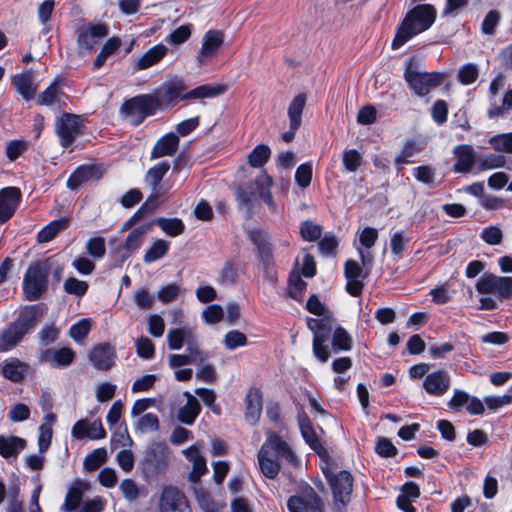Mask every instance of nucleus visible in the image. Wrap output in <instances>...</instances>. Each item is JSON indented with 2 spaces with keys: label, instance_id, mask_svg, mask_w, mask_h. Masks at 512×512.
Here are the masks:
<instances>
[{
  "label": "nucleus",
  "instance_id": "f257e3e1",
  "mask_svg": "<svg viewBox=\"0 0 512 512\" xmlns=\"http://www.w3.org/2000/svg\"><path fill=\"white\" fill-rule=\"evenodd\" d=\"M258 464L263 475L275 479L281 469L280 459L293 466L299 464V458L290 445L277 433L266 432V439L258 451Z\"/></svg>",
  "mask_w": 512,
  "mask_h": 512
},
{
  "label": "nucleus",
  "instance_id": "f03ea898",
  "mask_svg": "<svg viewBox=\"0 0 512 512\" xmlns=\"http://www.w3.org/2000/svg\"><path fill=\"white\" fill-rule=\"evenodd\" d=\"M436 10L431 5H417L404 18L392 41L393 50L399 49L414 36L426 31L434 23Z\"/></svg>",
  "mask_w": 512,
  "mask_h": 512
},
{
  "label": "nucleus",
  "instance_id": "7ed1b4c3",
  "mask_svg": "<svg viewBox=\"0 0 512 512\" xmlns=\"http://www.w3.org/2000/svg\"><path fill=\"white\" fill-rule=\"evenodd\" d=\"M109 34L108 25L102 22H83L74 30L77 53L81 57L91 55Z\"/></svg>",
  "mask_w": 512,
  "mask_h": 512
},
{
  "label": "nucleus",
  "instance_id": "20e7f679",
  "mask_svg": "<svg viewBox=\"0 0 512 512\" xmlns=\"http://www.w3.org/2000/svg\"><path fill=\"white\" fill-rule=\"evenodd\" d=\"M444 77L445 75L440 72L428 73L412 61L407 65L404 72L406 82L417 96L427 95L443 82Z\"/></svg>",
  "mask_w": 512,
  "mask_h": 512
},
{
  "label": "nucleus",
  "instance_id": "39448f33",
  "mask_svg": "<svg viewBox=\"0 0 512 512\" xmlns=\"http://www.w3.org/2000/svg\"><path fill=\"white\" fill-rule=\"evenodd\" d=\"M157 101L152 95L142 94L125 101L120 112L123 118L133 126L140 125L146 117L153 115Z\"/></svg>",
  "mask_w": 512,
  "mask_h": 512
},
{
  "label": "nucleus",
  "instance_id": "423d86ee",
  "mask_svg": "<svg viewBox=\"0 0 512 512\" xmlns=\"http://www.w3.org/2000/svg\"><path fill=\"white\" fill-rule=\"evenodd\" d=\"M36 324L34 313L26 310L0 334V352L13 348Z\"/></svg>",
  "mask_w": 512,
  "mask_h": 512
},
{
  "label": "nucleus",
  "instance_id": "0eeeda50",
  "mask_svg": "<svg viewBox=\"0 0 512 512\" xmlns=\"http://www.w3.org/2000/svg\"><path fill=\"white\" fill-rule=\"evenodd\" d=\"M323 473L332 490L334 504L337 508H342L351 499L353 490V476L346 470L332 471L330 468H324Z\"/></svg>",
  "mask_w": 512,
  "mask_h": 512
},
{
  "label": "nucleus",
  "instance_id": "6e6552de",
  "mask_svg": "<svg viewBox=\"0 0 512 512\" xmlns=\"http://www.w3.org/2000/svg\"><path fill=\"white\" fill-rule=\"evenodd\" d=\"M48 269L42 264H35L28 268L23 279V292L29 301H35L47 290Z\"/></svg>",
  "mask_w": 512,
  "mask_h": 512
},
{
  "label": "nucleus",
  "instance_id": "1a4fd4ad",
  "mask_svg": "<svg viewBox=\"0 0 512 512\" xmlns=\"http://www.w3.org/2000/svg\"><path fill=\"white\" fill-rule=\"evenodd\" d=\"M168 347L171 350H180L184 344L187 345L188 352H195L199 355L201 361H206L208 355L198 348L197 337L192 327L184 326L171 329L167 334Z\"/></svg>",
  "mask_w": 512,
  "mask_h": 512
},
{
  "label": "nucleus",
  "instance_id": "9d476101",
  "mask_svg": "<svg viewBox=\"0 0 512 512\" xmlns=\"http://www.w3.org/2000/svg\"><path fill=\"white\" fill-rule=\"evenodd\" d=\"M476 290L480 294L495 295L500 300L508 299L512 297V278L485 274L477 281Z\"/></svg>",
  "mask_w": 512,
  "mask_h": 512
},
{
  "label": "nucleus",
  "instance_id": "9b49d317",
  "mask_svg": "<svg viewBox=\"0 0 512 512\" xmlns=\"http://www.w3.org/2000/svg\"><path fill=\"white\" fill-rule=\"evenodd\" d=\"M185 90L186 86L184 82L176 79L161 85L152 96L157 101V108L159 106L173 107L179 100H188V98H184L186 94Z\"/></svg>",
  "mask_w": 512,
  "mask_h": 512
},
{
  "label": "nucleus",
  "instance_id": "f8f14e48",
  "mask_svg": "<svg viewBox=\"0 0 512 512\" xmlns=\"http://www.w3.org/2000/svg\"><path fill=\"white\" fill-rule=\"evenodd\" d=\"M55 131L63 147L70 146L80 133V117L64 113L56 120Z\"/></svg>",
  "mask_w": 512,
  "mask_h": 512
},
{
  "label": "nucleus",
  "instance_id": "ddd939ff",
  "mask_svg": "<svg viewBox=\"0 0 512 512\" xmlns=\"http://www.w3.org/2000/svg\"><path fill=\"white\" fill-rule=\"evenodd\" d=\"M290 512H322L323 503L313 488L308 487L299 496H292L287 502Z\"/></svg>",
  "mask_w": 512,
  "mask_h": 512
},
{
  "label": "nucleus",
  "instance_id": "4468645a",
  "mask_svg": "<svg viewBox=\"0 0 512 512\" xmlns=\"http://www.w3.org/2000/svg\"><path fill=\"white\" fill-rule=\"evenodd\" d=\"M223 43V32L219 30L207 31L202 38L201 48L196 57L198 65L202 66L216 57Z\"/></svg>",
  "mask_w": 512,
  "mask_h": 512
},
{
  "label": "nucleus",
  "instance_id": "2eb2a0df",
  "mask_svg": "<svg viewBox=\"0 0 512 512\" xmlns=\"http://www.w3.org/2000/svg\"><path fill=\"white\" fill-rule=\"evenodd\" d=\"M71 435L78 440L84 438L98 440L106 437V431L100 419H96L92 422L87 419H81L73 425Z\"/></svg>",
  "mask_w": 512,
  "mask_h": 512
},
{
  "label": "nucleus",
  "instance_id": "dca6fc26",
  "mask_svg": "<svg viewBox=\"0 0 512 512\" xmlns=\"http://www.w3.org/2000/svg\"><path fill=\"white\" fill-rule=\"evenodd\" d=\"M21 200V191L16 187H7L0 191V223L8 221L15 213Z\"/></svg>",
  "mask_w": 512,
  "mask_h": 512
},
{
  "label": "nucleus",
  "instance_id": "f3484780",
  "mask_svg": "<svg viewBox=\"0 0 512 512\" xmlns=\"http://www.w3.org/2000/svg\"><path fill=\"white\" fill-rule=\"evenodd\" d=\"M450 387V375L445 370H437L426 375L423 381L425 391L436 397L444 395Z\"/></svg>",
  "mask_w": 512,
  "mask_h": 512
},
{
  "label": "nucleus",
  "instance_id": "a211bd4d",
  "mask_svg": "<svg viewBox=\"0 0 512 512\" xmlns=\"http://www.w3.org/2000/svg\"><path fill=\"white\" fill-rule=\"evenodd\" d=\"M187 500L178 489L168 486L161 493L159 508L160 512H173L182 508V512H187Z\"/></svg>",
  "mask_w": 512,
  "mask_h": 512
},
{
  "label": "nucleus",
  "instance_id": "6ab92c4d",
  "mask_svg": "<svg viewBox=\"0 0 512 512\" xmlns=\"http://www.w3.org/2000/svg\"><path fill=\"white\" fill-rule=\"evenodd\" d=\"M116 352L108 343L95 346L89 352V360L98 370H109L115 363Z\"/></svg>",
  "mask_w": 512,
  "mask_h": 512
},
{
  "label": "nucleus",
  "instance_id": "aec40b11",
  "mask_svg": "<svg viewBox=\"0 0 512 512\" xmlns=\"http://www.w3.org/2000/svg\"><path fill=\"white\" fill-rule=\"evenodd\" d=\"M200 446L201 444L198 442L183 450V454L193 466L189 474V479L193 483L199 482L200 478L207 472L206 460L200 453Z\"/></svg>",
  "mask_w": 512,
  "mask_h": 512
},
{
  "label": "nucleus",
  "instance_id": "412c9836",
  "mask_svg": "<svg viewBox=\"0 0 512 512\" xmlns=\"http://www.w3.org/2000/svg\"><path fill=\"white\" fill-rule=\"evenodd\" d=\"M262 393L257 388H250L245 396V420L250 425L258 423L262 413Z\"/></svg>",
  "mask_w": 512,
  "mask_h": 512
},
{
  "label": "nucleus",
  "instance_id": "4be33fe9",
  "mask_svg": "<svg viewBox=\"0 0 512 512\" xmlns=\"http://www.w3.org/2000/svg\"><path fill=\"white\" fill-rule=\"evenodd\" d=\"M344 273L347 279L346 290L352 296H358L363 289V270L354 260H348L344 266Z\"/></svg>",
  "mask_w": 512,
  "mask_h": 512
},
{
  "label": "nucleus",
  "instance_id": "5701e85b",
  "mask_svg": "<svg viewBox=\"0 0 512 512\" xmlns=\"http://www.w3.org/2000/svg\"><path fill=\"white\" fill-rule=\"evenodd\" d=\"M170 168V165L168 162H160L153 167H151L146 175H145V182L151 187L152 193L149 196H154V201L157 202V205L160 202V198L164 196L165 192H162L160 188H158L160 182L162 181L163 177L166 175Z\"/></svg>",
  "mask_w": 512,
  "mask_h": 512
},
{
  "label": "nucleus",
  "instance_id": "b1692460",
  "mask_svg": "<svg viewBox=\"0 0 512 512\" xmlns=\"http://www.w3.org/2000/svg\"><path fill=\"white\" fill-rule=\"evenodd\" d=\"M102 171L100 167L94 165H83L78 167L68 178V188L74 190L82 184L101 178Z\"/></svg>",
  "mask_w": 512,
  "mask_h": 512
},
{
  "label": "nucleus",
  "instance_id": "393cba45",
  "mask_svg": "<svg viewBox=\"0 0 512 512\" xmlns=\"http://www.w3.org/2000/svg\"><path fill=\"white\" fill-rule=\"evenodd\" d=\"M249 239L256 246L260 260L265 266H269L273 258L269 235L262 230L255 229L249 232Z\"/></svg>",
  "mask_w": 512,
  "mask_h": 512
},
{
  "label": "nucleus",
  "instance_id": "a878e982",
  "mask_svg": "<svg viewBox=\"0 0 512 512\" xmlns=\"http://www.w3.org/2000/svg\"><path fill=\"white\" fill-rule=\"evenodd\" d=\"M453 153L457 159L453 170L457 173H467L476 164L477 158L474 149L469 145H458L454 148Z\"/></svg>",
  "mask_w": 512,
  "mask_h": 512
},
{
  "label": "nucleus",
  "instance_id": "bb28decb",
  "mask_svg": "<svg viewBox=\"0 0 512 512\" xmlns=\"http://www.w3.org/2000/svg\"><path fill=\"white\" fill-rule=\"evenodd\" d=\"M153 225L154 222H149L133 228L123 243V250L127 253H134L138 251L144 243L146 235L151 231Z\"/></svg>",
  "mask_w": 512,
  "mask_h": 512
},
{
  "label": "nucleus",
  "instance_id": "cd10ccee",
  "mask_svg": "<svg viewBox=\"0 0 512 512\" xmlns=\"http://www.w3.org/2000/svg\"><path fill=\"white\" fill-rule=\"evenodd\" d=\"M178 147L179 137L175 133H167L155 143L151 151V158L157 159L172 156L176 153Z\"/></svg>",
  "mask_w": 512,
  "mask_h": 512
},
{
  "label": "nucleus",
  "instance_id": "c85d7f7f",
  "mask_svg": "<svg viewBox=\"0 0 512 512\" xmlns=\"http://www.w3.org/2000/svg\"><path fill=\"white\" fill-rule=\"evenodd\" d=\"M25 439L18 436H0V455L3 458H16L26 448Z\"/></svg>",
  "mask_w": 512,
  "mask_h": 512
},
{
  "label": "nucleus",
  "instance_id": "c756f323",
  "mask_svg": "<svg viewBox=\"0 0 512 512\" xmlns=\"http://www.w3.org/2000/svg\"><path fill=\"white\" fill-rule=\"evenodd\" d=\"M75 352L68 347L60 349H48L44 353V359L54 366L67 367L74 361Z\"/></svg>",
  "mask_w": 512,
  "mask_h": 512
},
{
  "label": "nucleus",
  "instance_id": "7c9ffc66",
  "mask_svg": "<svg viewBox=\"0 0 512 512\" xmlns=\"http://www.w3.org/2000/svg\"><path fill=\"white\" fill-rule=\"evenodd\" d=\"M63 92L59 85L53 82L46 90H44L37 98L39 105H45L55 110H60L62 107L61 97Z\"/></svg>",
  "mask_w": 512,
  "mask_h": 512
},
{
  "label": "nucleus",
  "instance_id": "2f4dec72",
  "mask_svg": "<svg viewBox=\"0 0 512 512\" xmlns=\"http://www.w3.org/2000/svg\"><path fill=\"white\" fill-rule=\"evenodd\" d=\"M28 370L29 366L26 363L18 359H11L3 365L2 374L6 379L12 382H20L26 376Z\"/></svg>",
  "mask_w": 512,
  "mask_h": 512
},
{
  "label": "nucleus",
  "instance_id": "473e14b6",
  "mask_svg": "<svg viewBox=\"0 0 512 512\" xmlns=\"http://www.w3.org/2000/svg\"><path fill=\"white\" fill-rule=\"evenodd\" d=\"M167 53V47L163 44H158L150 48L144 53L137 61L136 68L138 70H145L157 64Z\"/></svg>",
  "mask_w": 512,
  "mask_h": 512
},
{
  "label": "nucleus",
  "instance_id": "72a5a7b5",
  "mask_svg": "<svg viewBox=\"0 0 512 512\" xmlns=\"http://www.w3.org/2000/svg\"><path fill=\"white\" fill-rule=\"evenodd\" d=\"M13 85L25 100L28 101L34 98L36 87L34 86L33 77L30 72L14 76Z\"/></svg>",
  "mask_w": 512,
  "mask_h": 512
},
{
  "label": "nucleus",
  "instance_id": "f704fd0d",
  "mask_svg": "<svg viewBox=\"0 0 512 512\" xmlns=\"http://www.w3.org/2000/svg\"><path fill=\"white\" fill-rule=\"evenodd\" d=\"M298 423L300 427L301 434L305 440V442L316 452H320L323 448L311 423L309 418L305 415H299Z\"/></svg>",
  "mask_w": 512,
  "mask_h": 512
},
{
  "label": "nucleus",
  "instance_id": "c9c22d12",
  "mask_svg": "<svg viewBox=\"0 0 512 512\" xmlns=\"http://www.w3.org/2000/svg\"><path fill=\"white\" fill-rule=\"evenodd\" d=\"M122 45V41L119 37L109 38L102 46L100 52L96 56L93 62V68L95 70L100 69L111 55L115 54Z\"/></svg>",
  "mask_w": 512,
  "mask_h": 512
},
{
  "label": "nucleus",
  "instance_id": "e433bc0d",
  "mask_svg": "<svg viewBox=\"0 0 512 512\" xmlns=\"http://www.w3.org/2000/svg\"><path fill=\"white\" fill-rule=\"evenodd\" d=\"M306 104L305 94H298L293 98L288 107V117L290 127L293 129H299L302 120V113Z\"/></svg>",
  "mask_w": 512,
  "mask_h": 512
},
{
  "label": "nucleus",
  "instance_id": "4c0bfd02",
  "mask_svg": "<svg viewBox=\"0 0 512 512\" xmlns=\"http://www.w3.org/2000/svg\"><path fill=\"white\" fill-rule=\"evenodd\" d=\"M86 487V483L78 481L68 490L62 506L64 512H72L80 506L83 498V489Z\"/></svg>",
  "mask_w": 512,
  "mask_h": 512
},
{
  "label": "nucleus",
  "instance_id": "58836bf2",
  "mask_svg": "<svg viewBox=\"0 0 512 512\" xmlns=\"http://www.w3.org/2000/svg\"><path fill=\"white\" fill-rule=\"evenodd\" d=\"M227 87L225 85H201L192 89L189 92H186L184 98L188 99H204V98H214L223 93H225Z\"/></svg>",
  "mask_w": 512,
  "mask_h": 512
},
{
  "label": "nucleus",
  "instance_id": "ea45409f",
  "mask_svg": "<svg viewBox=\"0 0 512 512\" xmlns=\"http://www.w3.org/2000/svg\"><path fill=\"white\" fill-rule=\"evenodd\" d=\"M68 227V219L60 218L51 221L48 225L43 227L37 235V240L40 243H47L51 241L57 234Z\"/></svg>",
  "mask_w": 512,
  "mask_h": 512
},
{
  "label": "nucleus",
  "instance_id": "a19ab883",
  "mask_svg": "<svg viewBox=\"0 0 512 512\" xmlns=\"http://www.w3.org/2000/svg\"><path fill=\"white\" fill-rule=\"evenodd\" d=\"M237 199L240 205L246 207L250 212L258 199H260L256 180L253 184L247 185L245 187H239L237 190Z\"/></svg>",
  "mask_w": 512,
  "mask_h": 512
},
{
  "label": "nucleus",
  "instance_id": "79ce46f5",
  "mask_svg": "<svg viewBox=\"0 0 512 512\" xmlns=\"http://www.w3.org/2000/svg\"><path fill=\"white\" fill-rule=\"evenodd\" d=\"M256 185L259 189L260 199H262L268 205L271 211L275 212L277 208L270 192L272 178L267 173L261 172L256 177Z\"/></svg>",
  "mask_w": 512,
  "mask_h": 512
},
{
  "label": "nucleus",
  "instance_id": "37998d69",
  "mask_svg": "<svg viewBox=\"0 0 512 512\" xmlns=\"http://www.w3.org/2000/svg\"><path fill=\"white\" fill-rule=\"evenodd\" d=\"M321 319L316 318H308L307 326L313 333V339H316L317 336L319 338H329L331 332V324L330 321L332 319V315L322 316Z\"/></svg>",
  "mask_w": 512,
  "mask_h": 512
},
{
  "label": "nucleus",
  "instance_id": "c03bdc74",
  "mask_svg": "<svg viewBox=\"0 0 512 512\" xmlns=\"http://www.w3.org/2000/svg\"><path fill=\"white\" fill-rule=\"evenodd\" d=\"M170 243L164 239H157L146 250L143 256V262L151 264L162 259L169 251Z\"/></svg>",
  "mask_w": 512,
  "mask_h": 512
},
{
  "label": "nucleus",
  "instance_id": "a18cd8bd",
  "mask_svg": "<svg viewBox=\"0 0 512 512\" xmlns=\"http://www.w3.org/2000/svg\"><path fill=\"white\" fill-rule=\"evenodd\" d=\"M160 428L159 418L154 413L141 415L134 423V429L141 434L157 432Z\"/></svg>",
  "mask_w": 512,
  "mask_h": 512
},
{
  "label": "nucleus",
  "instance_id": "49530a36",
  "mask_svg": "<svg viewBox=\"0 0 512 512\" xmlns=\"http://www.w3.org/2000/svg\"><path fill=\"white\" fill-rule=\"evenodd\" d=\"M156 224L171 237H176L184 232L185 225L179 218H158Z\"/></svg>",
  "mask_w": 512,
  "mask_h": 512
},
{
  "label": "nucleus",
  "instance_id": "de8ad7c7",
  "mask_svg": "<svg viewBox=\"0 0 512 512\" xmlns=\"http://www.w3.org/2000/svg\"><path fill=\"white\" fill-rule=\"evenodd\" d=\"M154 196H149L145 203L122 225V231L132 230L134 227L144 216L146 211H152L155 207H157V202L154 201Z\"/></svg>",
  "mask_w": 512,
  "mask_h": 512
},
{
  "label": "nucleus",
  "instance_id": "09e8293b",
  "mask_svg": "<svg viewBox=\"0 0 512 512\" xmlns=\"http://www.w3.org/2000/svg\"><path fill=\"white\" fill-rule=\"evenodd\" d=\"M424 148V143L421 141H417L415 139L408 140L403 149L402 152L396 157L395 163L397 165H405L409 163V158L414 156L415 154L422 151Z\"/></svg>",
  "mask_w": 512,
  "mask_h": 512
},
{
  "label": "nucleus",
  "instance_id": "8fccbe9b",
  "mask_svg": "<svg viewBox=\"0 0 512 512\" xmlns=\"http://www.w3.org/2000/svg\"><path fill=\"white\" fill-rule=\"evenodd\" d=\"M505 162L504 156L491 153L478 157L476 165L479 171H485L503 167Z\"/></svg>",
  "mask_w": 512,
  "mask_h": 512
},
{
  "label": "nucleus",
  "instance_id": "3c124183",
  "mask_svg": "<svg viewBox=\"0 0 512 512\" xmlns=\"http://www.w3.org/2000/svg\"><path fill=\"white\" fill-rule=\"evenodd\" d=\"M199 402L186 403L178 410V420L186 425H192L200 413Z\"/></svg>",
  "mask_w": 512,
  "mask_h": 512
},
{
  "label": "nucleus",
  "instance_id": "603ef678",
  "mask_svg": "<svg viewBox=\"0 0 512 512\" xmlns=\"http://www.w3.org/2000/svg\"><path fill=\"white\" fill-rule=\"evenodd\" d=\"M271 150L267 145H257L248 155V162L253 167L263 166L270 158Z\"/></svg>",
  "mask_w": 512,
  "mask_h": 512
},
{
  "label": "nucleus",
  "instance_id": "864d4df0",
  "mask_svg": "<svg viewBox=\"0 0 512 512\" xmlns=\"http://www.w3.org/2000/svg\"><path fill=\"white\" fill-rule=\"evenodd\" d=\"M183 293L184 290L180 287V285L176 283H170L159 289L157 298L160 302L168 304L175 301Z\"/></svg>",
  "mask_w": 512,
  "mask_h": 512
},
{
  "label": "nucleus",
  "instance_id": "5fc2aeb1",
  "mask_svg": "<svg viewBox=\"0 0 512 512\" xmlns=\"http://www.w3.org/2000/svg\"><path fill=\"white\" fill-rule=\"evenodd\" d=\"M489 144L495 151L512 154V132L491 137Z\"/></svg>",
  "mask_w": 512,
  "mask_h": 512
},
{
  "label": "nucleus",
  "instance_id": "6e6d98bb",
  "mask_svg": "<svg viewBox=\"0 0 512 512\" xmlns=\"http://www.w3.org/2000/svg\"><path fill=\"white\" fill-rule=\"evenodd\" d=\"M332 346L336 352L348 351L351 349L352 339L344 328L338 327L335 329L332 338Z\"/></svg>",
  "mask_w": 512,
  "mask_h": 512
},
{
  "label": "nucleus",
  "instance_id": "4d7b16f0",
  "mask_svg": "<svg viewBox=\"0 0 512 512\" xmlns=\"http://www.w3.org/2000/svg\"><path fill=\"white\" fill-rule=\"evenodd\" d=\"M247 343L248 340L246 335L238 330H231L227 332L223 338V344L228 350H235L239 347H244Z\"/></svg>",
  "mask_w": 512,
  "mask_h": 512
},
{
  "label": "nucleus",
  "instance_id": "13d9d810",
  "mask_svg": "<svg viewBox=\"0 0 512 512\" xmlns=\"http://www.w3.org/2000/svg\"><path fill=\"white\" fill-rule=\"evenodd\" d=\"M107 451L105 448L95 449L92 453L86 456L84 460V467L87 471L97 470L106 460Z\"/></svg>",
  "mask_w": 512,
  "mask_h": 512
},
{
  "label": "nucleus",
  "instance_id": "bf43d9fd",
  "mask_svg": "<svg viewBox=\"0 0 512 512\" xmlns=\"http://www.w3.org/2000/svg\"><path fill=\"white\" fill-rule=\"evenodd\" d=\"M91 329L89 319H81L70 327L69 335L77 343H82Z\"/></svg>",
  "mask_w": 512,
  "mask_h": 512
},
{
  "label": "nucleus",
  "instance_id": "052dcab7",
  "mask_svg": "<svg viewBox=\"0 0 512 512\" xmlns=\"http://www.w3.org/2000/svg\"><path fill=\"white\" fill-rule=\"evenodd\" d=\"M63 288L68 294L82 297L88 290V284L87 282L78 280L75 277H69L65 280Z\"/></svg>",
  "mask_w": 512,
  "mask_h": 512
},
{
  "label": "nucleus",
  "instance_id": "680f3d73",
  "mask_svg": "<svg viewBox=\"0 0 512 512\" xmlns=\"http://www.w3.org/2000/svg\"><path fill=\"white\" fill-rule=\"evenodd\" d=\"M342 162L348 172H355L362 165V156L355 149L345 150L343 152Z\"/></svg>",
  "mask_w": 512,
  "mask_h": 512
},
{
  "label": "nucleus",
  "instance_id": "e2e57ef3",
  "mask_svg": "<svg viewBox=\"0 0 512 512\" xmlns=\"http://www.w3.org/2000/svg\"><path fill=\"white\" fill-rule=\"evenodd\" d=\"M201 361L199 355L195 352H188V354H172L169 357V365L172 368L185 366L192 363H204Z\"/></svg>",
  "mask_w": 512,
  "mask_h": 512
},
{
  "label": "nucleus",
  "instance_id": "0e129e2a",
  "mask_svg": "<svg viewBox=\"0 0 512 512\" xmlns=\"http://www.w3.org/2000/svg\"><path fill=\"white\" fill-rule=\"evenodd\" d=\"M38 431H39L38 449H39V453L43 454L48 450V448L51 444L52 433H53L52 426L47 423H42L39 426Z\"/></svg>",
  "mask_w": 512,
  "mask_h": 512
},
{
  "label": "nucleus",
  "instance_id": "69168bd1",
  "mask_svg": "<svg viewBox=\"0 0 512 512\" xmlns=\"http://www.w3.org/2000/svg\"><path fill=\"white\" fill-rule=\"evenodd\" d=\"M28 147V143L25 140H12L6 145V156L10 161H14L19 158Z\"/></svg>",
  "mask_w": 512,
  "mask_h": 512
},
{
  "label": "nucleus",
  "instance_id": "338daca9",
  "mask_svg": "<svg viewBox=\"0 0 512 512\" xmlns=\"http://www.w3.org/2000/svg\"><path fill=\"white\" fill-rule=\"evenodd\" d=\"M501 19V14L497 10H491L485 16L481 30L484 34L492 35L495 32L496 27L498 26Z\"/></svg>",
  "mask_w": 512,
  "mask_h": 512
},
{
  "label": "nucleus",
  "instance_id": "774afa93",
  "mask_svg": "<svg viewBox=\"0 0 512 512\" xmlns=\"http://www.w3.org/2000/svg\"><path fill=\"white\" fill-rule=\"evenodd\" d=\"M478 78V69L477 66L468 63L462 66L458 72V79L464 85H470L476 81Z\"/></svg>",
  "mask_w": 512,
  "mask_h": 512
}]
</instances>
